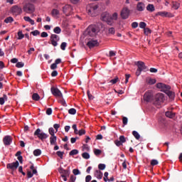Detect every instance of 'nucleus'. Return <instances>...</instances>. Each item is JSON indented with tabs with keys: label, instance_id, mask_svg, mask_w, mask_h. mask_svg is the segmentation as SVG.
Masks as SVG:
<instances>
[{
	"label": "nucleus",
	"instance_id": "1",
	"mask_svg": "<svg viewBox=\"0 0 182 182\" xmlns=\"http://www.w3.org/2000/svg\"><path fill=\"white\" fill-rule=\"evenodd\" d=\"M86 9L90 16H97L99 15V4H90L87 6Z\"/></svg>",
	"mask_w": 182,
	"mask_h": 182
},
{
	"label": "nucleus",
	"instance_id": "2",
	"mask_svg": "<svg viewBox=\"0 0 182 182\" xmlns=\"http://www.w3.org/2000/svg\"><path fill=\"white\" fill-rule=\"evenodd\" d=\"M99 32H100V28H99V26L96 25H90L86 29L85 35L93 37V36H96V35H97Z\"/></svg>",
	"mask_w": 182,
	"mask_h": 182
},
{
	"label": "nucleus",
	"instance_id": "3",
	"mask_svg": "<svg viewBox=\"0 0 182 182\" xmlns=\"http://www.w3.org/2000/svg\"><path fill=\"white\" fill-rule=\"evenodd\" d=\"M136 65L138 67L136 72V76H140V75H141V72H146V70H147V66H146L143 61H138Z\"/></svg>",
	"mask_w": 182,
	"mask_h": 182
},
{
	"label": "nucleus",
	"instance_id": "4",
	"mask_svg": "<svg viewBox=\"0 0 182 182\" xmlns=\"http://www.w3.org/2000/svg\"><path fill=\"white\" fill-rule=\"evenodd\" d=\"M164 102V95L163 93H158L154 98V105L155 106H160Z\"/></svg>",
	"mask_w": 182,
	"mask_h": 182
},
{
	"label": "nucleus",
	"instance_id": "5",
	"mask_svg": "<svg viewBox=\"0 0 182 182\" xmlns=\"http://www.w3.org/2000/svg\"><path fill=\"white\" fill-rule=\"evenodd\" d=\"M34 136H36L40 140L43 141V140H46L49 137V135L48 134L42 132L41 129L38 128L35 132H34Z\"/></svg>",
	"mask_w": 182,
	"mask_h": 182
},
{
	"label": "nucleus",
	"instance_id": "6",
	"mask_svg": "<svg viewBox=\"0 0 182 182\" xmlns=\"http://www.w3.org/2000/svg\"><path fill=\"white\" fill-rule=\"evenodd\" d=\"M101 20L103 22H107L108 25H113V21H110V13L105 11L101 14Z\"/></svg>",
	"mask_w": 182,
	"mask_h": 182
},
{
	"label": "nucleus",
	"instance_id": "7",
	"mask_svg": "<svg viewBox=\"0 0 182 182\" xmlns=\"http://www.w3.org/2000/svg\"><path fill=\"white\" fill-rule=\"evenodd\" d=\"M23 10L26 14H33L35 12V6L31 3L26 4L23 7Z\"/></svg>",
	"mask_w": 182,
	"mask_h": 182
},
{
	"label": "nucleus",
	"instance_id": "8",
	"mask_svg": "<svg viewBox=\"0 0 182 182\" xmlns=\"http://www.w3.org/2000/svg\"><path fill=\"white\" fill-rule=\"evenodd\" d=\"M63 12L66 16H70L73 14V9L72 6L67 4L63 7Z\"/></svg>",
	"mask_w": 182,
	"mask_h": 182
},
{
	"label": "nucleus",
	"instance_id": "9",
	"mask_svg": "<svg viewBox=\"0 0 182 182\" xmlns=\"http://www.w3.org/2000/svg\"><path fill=\"white\" fill-rule=\"evenodd\" d=\"M156 87L158 89H160L161 92H164V93H166V92H167L168 90H170V89H171V87H170V85H167L161 83V82L156 84Z\"/></svg>",
	"mask_w": 182,
	"mask_h": 182
},
{
	"label": "nucleus",
	"instance_id": "10",
	"mask_svg": "<svg viewBox=\"0 0 182 182\" xmlns=\"http://www.w3.org/2000/svg\"><path fill=\"white\" fill-rule=\"evenodd\" d=\"M50 41L53 46H56L58 45V42L60 41V38H59V36L56 34H52L50 37Z\"/></svg>",
	"mask_w": 182,
	"mask_h": 182
},
{
	"label": "nucleus",
	"instance_id": "11",
	"mask_svg": "<svg viewBox=\"0 0 182 182\" xmlns=\"http://www.w3.org/2000/svg\"><path fill=\"white\" fill-rule=\"evenodd\" d=\"M50 90L52 95H53V96H55V97H63L62 92H60V90L58 89V87H52Z\"/></svg>",
	"mask_w": 182,
	"mask_h": 182
},
{
	"label": "nucleus",
	"instance_id": "12",
	"mask_svg": "<svg viewBox=\"0 0 182 182\" xmlns=\"http://www.w3.org/2000/svg\"><path fill=\"white\" fill-rule=\"evenodd\" d=\"M130 15V10L127 7L122 9L121 11V17L122 19H127Z\"/></svg>",
	"mask_w": 182,
	"mask_h": 182
},
{
	"label": "nucleus",
	"instance_id": "13",
	"mask_svg": "<svg viewBox=\"0 0 182 182\" xmlns=\"http://www.w3.org/2000/svg\"><path fill=\"white\" fill-rule=\"evenodd\" d=\"M87 46L92 49V48H95V46H99V42L97 40L91 39L89 42L87 43Z\"/></svg>",
	"mask_w": 182,
	"mask_h": 182
},
{
	"label": "nucleus",
	"instance_id": "14",
	"mask_svg": "<svg viewBox=\"0 0 182 182\" xmlns=\"http://www.w3.org/2000/svg\"><path fill=\"white\" fill-rule=\"evenodd\" d=\"M11 12L16 15H21V14H22V8L18 6H14L11 8Z\"/></svg>",
	"mask_w": 182,
	"mask_h": 182
},
{
	"label": "nucleus",
	"instance_id": "15",
	"mask_svg": "<svg viewBox=\"0 0 182 182\" xmlns=\"http://www.w3.org/2000/svg\"><path fill=\"white\" fill-rule=\"evenodd\" d=\"M144 100L145 102H151L153 100V93L151 92H146L144 95Z\"/></svg>",
	"mask_w": 182,
	"mask_h": 182
},
{
	"label": "nucleus",
	"instance_id": "16",
	"mask_svg": "<svg viewBox=\"0 0 182 182\" xmlns=\"http://www.w3.org/2000/svg\"><path fill=\"white\" fill-rule=\"evenodd\" d=\"M18 167H19V162L18 161L7 164V168H11V170H16Z\"/></svg>",
	"mask_w": 182,
	"mask_h": 182
},
{
	"label": "nucleus",
	"instance_id": "17",
	"mask_svg": "<svg viewBox=\"0 0 182 182\" xmlns=\"http://www.w3.org/2000/svg\"><path fill=\"white\" fill-rule=\"evenodd\" d=\"M158 15H159V16H165L166 18H173V14L167 11H159L158 12Z\"/></svg>",
	"mask_w": 182,
	"mask_h": 182
},
{
	"label": "nucleus",
	"instance_id": "18",
	"mask_svg": "<svg viewBox=\"0 0 182 182\" xmlns=\"http://www.w3.org/2000/svg\"><path fill=\"white\" fill-rule=\"evenodd\" d=\"M3 141L5 146H9L11 143H12V137L11 136H6L4 138Z\"/></svg>",
	"mask_w": 182,
	"mask_h": 182
},
{
	"label": "nucleus",
	"instance_id": "19",
	"mask_svg": "<svg viewBox=\"0 0 182 182\" xmlns=\"http://www.w3.org/2000/svg\"><path fill=\"white\" fill-rule=\"evenodd\" d=\"M145 8H146V6L144 5V3H143V2H139L136 4V10H138L139 12H143V11H144Z\"/></svg>",
	"mask_w": 182,
	"mask_h": 182
},
{
	"label": "nucleus",
	"instance_id": "20",
	"mask_svg": "<svg viewBox=\"0 0 182 182\" xmlns=\"http://www.w3.org/2000/svg\"><path fill=\"white\" fill-rule=\"evenodd\" d=\"M94 176L98 180H102V178H103V173H102V171H100V170H96L94 172Z\"/></svg>",
	"mask_w": 182,
	"mask_h": 182
},
{
	"label": "nucleus",
	"instance_id": "21",
	"mask_svg": "<svg viewBox=\"0 0 182 182\" xmlns=\"http://www.w3.org/2000/svg\"><path fill=\"white\" fill-rule=\"evenodd\" d=\"M58 140V137L55 135H51L50 137V143L51 146H56V141Z\"/></svg>",
	"mask_w": 182,
	"mask_h": 182
},
{
	"label": "nucleus",
	"instance_id": "22",
	"mask_svg": "<svg viewBox=\"0 0 182 182\" xmlns=\"http://www.w3.org/2000/svg\"><path fill=\"white\" fill-rule=\"evenodd\" d=\"M58 171L61 174V177L69 176L70 173H69V171H68V170H65V169L61 168L59 169Z\"/></svg>",
	"mask_w": 182,
	"mask_h": 182
},
{
	"label": "nucleus",
	"instance_id": "23",
	"mask_svg": "<svg viewBox=\"0 0 182 182\" xmlns=\"http://www.w3.org/2000/svg\"><path fill=\"white\" fill-rule=\"evenodd\" d=\"M119 18V14L117 12H114L112 14V15H109V19L111 22H113V21H117V18Z\"/></svg>",
	"mask_w": 182,
	"mask_h": 182
},
{
	"label": "nucleus",
	"instance_id": "24",
	"mask_svg": "<svg viewBox=\"0 0 182 182\" xmlns=\"http://www.w3.org/2000/svg\"><path fill=\"white\" fill-rule=\"evenodd\" d=\"M59 10L53 9L51 11V15L53 18H59Z\"/></svg>",
	"mask_w": 182,
	"mask_h": 182
},
{
	"label": "nucleus",
	"instance_id": "25",
	"mask_svg": "<svg viewBox=\"0 0 182 182\" xmlns=\"http://www.w3.org/2000/svg\"><path fill=\"white\" fill-rule=\"evenodd\" d=\"M168 96V97L171 99V100H174V97H176V95L174 94V92L168 90L165 92Z\"/></svg>",
	"mask_w": 182,
	"mask_h": 182
},
{
	"label": "nucleus",
	"instance_id": "26",
	"mask_svg": "<svg viewBox=\"0 0 182 182\" xmlns=\"http://www.w3.org/2000/svg\"><path fill=\"white\" fill-rule=\"evenodd\" d=\"M23 19H24V21H26V22H29V23H31V25H35V21H33L32 18H31V17L24 16Z\"/></svg>",
	"mask_w": 182,
	"mask_h": 182
},
{
	"label": "nucleus",
	"instance_id": "27",
	"mask_svg": "<svg viewBox=\"0 0 182 182\" xmlns=\"http://www.w3.org/2000/svg\"><path fill=\"white\" fill-rule=\"evenodd\" d=\"M8 100V96L6 95H4L3 97H0V105H4L5 102Z\"/></svg>",
	"mask_w": 182,
	"mask_h": 182
},
{
	"label": "nucleus",
	"instance_id": "28",
	"mask_svg": "<svg viewBox=\"0 0 182 182\" xmlns=\"http://www.w3.org/2000/svg\"><path fill=\"white\" fill-rule=\"evenodd\" d=\"M146 11H149V12H154L155 9H154V5L153 4H148L146 6Z\"/></svg>",
	"mask_w": 182,
	"mask_h": 182
},
{
	"label": "nucleus",
	"instance_id": "29",
	"mask_svg": "<svg viewBox=\"0 0 182 182\" xmlns=\"http://www.w3.org/2000/svg\"><path fill=\"white\" fill-rule=\"evenodd\" d=\"M165 114L166 117H169V119H173V117H176V113H173L172 112H166Z\"/></svg>",
	"mask_w": 182,
	"mask_h": 182
},
{
	"label": "nucleus",
	"instance_id": "30",
	"mask_svg": "<svg viewBox=\"0 0 182 182\" xmlns=\"http://www.w3.org/2000/svg\"><path fill=\"white\" fill-rule=\"evenodd\" d=\"M33 100H35L36 102H38L41 99V96L38 93H33L32 95Z\"/></svg>",
	"mask_w": 182,
	"mask_h": 182
},
{
	"label": "nucleus",
	"instance_id": "31",
	"mask_svg": "<svg viewBox=\"0 0 182 182\" xmlns=\"http://www.w3.org/2000/svg\"><path fill=\"white\" fill-rule=\"evenodd\" d=\"M172 8L173 9H178V8H180V3H178L177 1H173L172 2Z\"/></svg>",
	"mask_w": 182,
	"mask_h": 182
},
{
	"label": "nucleus",
	"instance_id": "32",
	"mask_svg": "<svg viewBox=\"0 0 182 182\" xmlns=\"http://www.w3.org/2000/svg\"><path fill=\"white\" fill-rule=\"evenodd\" d=\"M132 134L136 140L140 139V134H139V132H137L136 131H133Z\"/></svg>",
	"mask_w": 182,
	"mask_h": 182
},
{
	"label": "nucleus",
	"instance_id": "33",
	"mask_svg": "<svg viewBox=\"0 0 182 182\" xmlns=\"http://www.w3.org/2000/svg\"><path fill=\"white\" fill-rule=\"evenodd\" d=\"M53 32H54V33H57V35H59V33H60V32H62V29L60 28V27L57 26V27L54 28Z\"/></svg>",
	"mask_w": 182,
	"mask_h": 182
},
{
	"label": "nucleus",
	"instance_id": "34",
	"mask_svg": "<svg viewBox=\"0 0 182 182\" xmlns=\"http://www.w3.org/2000/svg\"><path fill=\"white\" fill-rule=\"evenodd\" d=\"M147 83H149V85H155L156 83V79H153V78H148L146 80Z\"/></svg>",
	"mask_w": 182,
	"mask_h": 182
},
{
	"label": "nucleus",
	"instance_id": "35",
	"mask_svg": "<svg viewBox=\"0 0 182 182\" xmlns=\"http://www.w3.org/2000/svg\"><path fill=\"white\" fill-rule=\"evenodd\" d=\"M5 23H11V22H14V18H12L11 16L7 17L5 20H4Z\"/></svg>",
	"mask_w": 182,
	"mask_h": 182
},
{
	"label": "nucleus",
	"instance_id": "36",
	"mask_svg": "<svg viewBox=\"0 0 182 182\" xmlns=\"http://www.w3.org/2000/svg\"><path fill=\"white\" fill-rule=\"evenodd\" d=\"M82 157L85 159V160H89V159H90V155L87 152H84L82 154Z\"/></svg>",
	"mask_w": 182,
	"mask_h": 182
},
{
	"label": "nucleus",
	"instance_id": "37",
	"mask_svg": "<svg viewBox=\"0 0 182 182\" xmlns=\"http://www.w3.org/2000/svg\"><path fill=\"white\" fill-rule=\"evenodd\" d=\"M33 154L38 157V156H41V154H42V151H41V149H36L33 151Z\"/></svg>",
	"mask_w": 182,
	"mask_h": 182
},
{
	"label": "nucleus",
	"instance_id": "38",
	"mask_svg": "<svg viewBox=\"0 0 182 182\" xmlns=\"http://www.w3.org/2000/svg\"><path fill=\"white\" fill-rule=\"evenodd\" d=\"M69 154L70 156H76V154H79V151L77 149H73Z\"/></svg>",
	"mask_w": 182,
	"mask_h": 182
},
{
	"label": "nucleus",
	"instance_id": "39",
	"mask_svg": "<svg viewBox=\"0 0 182 182\" xmlns=\"http://www.w3.org/2000/svg\"><path fill=\"white\" fill-rule=\"evenodd\" d=\"M118 80H119V77L116 76L114 79L109 81V83H112V85H116Z\"/></svg>",
	"mask_w": 182,
	"mask_h": 182
},
{
	"label": "nucleus",
	"instance_id": "40",
	"mask_svg": "<svg viewBox=\"0 0 182 182\" xmlns=\"http://www.w3.org/2000/svg\"><path fill=\"white\" fill-rule=\"evenodd\" d=\"M48 133L50 136H55V129H53V127H50L48 129Z\"/></svg>",
	"mask_w": 182,
	"mask_h": 182
},
{
	"label": "nucleus",
	"instance_id": "41",
	"mask_svg": "<svg viewBox=\"0 0 182 182\" xmlns=\"http://www.w3.org/2000/svg\"><path fill=\"white\" fill-rule=\"evenodd\" d=\"M144 33L146 36L150 35V33H151V30H150V28H145L144 29Z\"/></svg>",
	"mask_w": 182,
	"mask_h": 182
},
{
	"label": "nucleus",
	"instance_id": "42",
	"mask_svg": "<svg viewBox=\"0 0 182 182\" xmlns=\"http://www.w3.org/2000/svg\"><path fill=\"white\" fill-rule=\"evenodd\" d=\"M18 39L21 40V39H23V38H25V35H23V33H22V31H20L18 32Z\"/></svg>",
	"mask_w": 182,
	"mask_h": 182
},
{
	"label": "nucleus",
	"instance_id": "43",
	"mask_svg": "<svg viewBox=\"0 0 182 182\" xmlns=\"http://www.w3.org/2000/svg\"><path fill=\"white\" fill-rule=\"evenodd\" d=\"M56 154H57V156H58V157H60L61 159H63V154H65V152L60 151H58L56 152Z\"/></svg>",
	"mask_w": 182,
	"mask_h": 182
},
{
	"label": "nucleus",
	"instance_id": "44",
	"mask_svg": "<svg viewBox=\"0 0 182 182\" xmlns=\"http://www.w3.org/2000/svg\"><path fill=\"white\" fill-rule=\"evenodd\" d=\"M66 46H68V43H66V42H63L60 45V49H62V50H65Z\"/></svg>",
	"mask_w": 182,
	"mask_h": 182
},
{
	"label": "nucleus",
	"instance_id": "45",
	"mask_svg": "<svg viewBox=\"0 0 182 182\" xmlns=\"http://www.w3.org/2000/svg\"><path fill=\"white\" fill-rule=\"evenodd\" d=\"M30 168H31V170H32L33 174H38V171L36 170V168H35V166L31 165L30 166Z\"/></svg>",
	"mask_w": 182,
	"mask_h": 182
},
{
	"label": "nucleus",
	"instance_id": "46",
	"mask_svg": "<svg viewBox=\"0 0 182 182\" xmlns=\"http://www.w3.org/2000/svg\"><path fill=\"white\" fill-rule=\"evenodd\" d=\"M16 66L18 68H23V66H25V63H23V62H18L16 64Z\"/></svg>",
	"mask_w": 182,
	"mask_h": 182
},
{
	"label": "nucleus",
	"instance_id": "47",
	"mask_svg": "<svg viewBox=\"0 0 182 182\" xmlns=\"http://www.w3.org/2000/svg\"><path fill=\"white\" fill-rule=\"evenodd\" d=\"M108 32L111 35H114V33H116V30H114V28L112 27L109 28Z\"/></svg>",
	"mask_w": 182,
	"mask_h": 182
},
{
	"label": "nucleus",
	"instance_id": "48",
	"mask_svg": "<svg viewBox=\"0 0 182 182\" xmlns=\"http://www.w3.org/2000/svg\"><path fill=\"white\" fill-rule=\"evenodd\" d=\"M69 114H76V109L71 108L68 110Z\"/></svg>",
	"mask_w": 182,
	"mask_h": 182
},
{
	"label": "nucleus",
	"instance_id": "49",
	"mask_svg": "<svg viewBox=\"0 0 182 182\" xmlns=\"http://www.w3.org/2000/svg\"><path fill=\"white\" fill-rule=\"evenodd\" d=\"M73 173L74 174L75 176H79V174H80V171H79V169H76V168L73 169Z\"/></svg>",
	"mask_w": 182,
	"mask_h": 182
},
{
	"label": "nucleus",
	"instance_id": "50",
	"mask_svg": "<svg viewBox=\"0 0 182 182\" xmlns=\"http://www.w3.org/2000/svg\"><path fill=\"white\" fill-rule=\"evenodd\" d=\"M94 154H95V156H100V154H102V150L95 149L94 150Z\"/></svg>",
	"mask_w": 182,
	"mask_h": 182
},
{
	"label": "nucleus",
	"instance_id": "51",
	"mask_svg": "<svg viewBox=\"0 0 182 182\" xmlns=\"http://www.w3.org/2000/svg\"><path fill=\"white\" fill-rule=\"evenodd\" d=\"M107 177H109V173L105 172V173H104V181L105 182H107V181H109V178Z\"/></svg>",
	"mask_w": 182,
	"mask_h": 182
},
{
	"label": "nucleus",
	"instance_id": "52",
	"mask_svg": "<svg viewBox=\"0 0 182 182\" xmlns=\"http://www.w3.org/2000/svg\"><path fill=\"white\" fill-rule=\"evenodd\" d=\"M98 168L99 170H105V168H106V165L104 164H100L98 165Z\"/></svg>",
	"mask_w": 182,
	"mask_h": 182
},
{
	"label": "nucleus",
	"instance_id": "53",
	"mask_svg": "<svg viewBox=\"0 0 182 182\" xmlns=\"http://www.w3.org/2000/svg\"><path fill=\"white\" fill-rule=\"evenodd\" d=\"M157 164H159V161L156 159H152L151 161V166H157Z\"/></svg>",
	"mask_w": 182,
	"mask_h": 182
},
{
	"label": "nucleus",
	"instance_id": "54",
	"mask_svg": "<svg viewBox=\"0 0 182 182\" xmlns=\"http://www.w3.org/2000/svg\"><path fill=\"white\" fill-rule=\"evenodd\" d=\"M146 26H147V24H146L145 22H140L139 23V28H141V29H144Z\"/></svg>",
	"mask_w": 182,
	"mask_h": 182
},
{
	"label": "nucleus",
	"instance_id": "55",
	"mask_svg": "<svg viewBox=\"0 0 182 182\" xmlns=\"http://www.w3.org/2000/svg\"><path fill=\"white\" fill-rule=\"evenodd\" d=\"M59 127H60V124H55L53 125V128L55 130V133H58V130H59Z\"/></svg>",
	"mask_w": 182,
	"mask_h": 182
},
{
	"label": "nucleus",
	"instance_id": "56",
	"mask_svg": "<svg viewBox=\"0 0 182 182\" xmlns=\"http://www.w3.org/2000/svg\"><path fill=\"white\" fill-rule=\"evenodd\" d=\"M119 141H121V143H126V138L124 137V136L122 135L119 136Z\"/></svg>",
	"mask_w": 182,
	"mask_h": 182
},
{
	"label": "nucleus",
	"instance_id": "57",
	"mask_svg": "<svg viewBox=\"0 0 182 182\" xmlns=\"http://www.w3.org/2000/svg\"><path fill=\"white\" fill-rule=\"evenodd\" d=\"M83 134H86V131L85 129H80L78 131V135L83 136Z\"/></svg>",
	"mask_w": 182,
	"mask_h": 182
},
{
	"label": "nucleus",
	"instance_id": "58",
	"mask_svg": "<svg viewBox=\"0 0 182 182\" xmlns=\"http://www.w3.org/2000/svg\"><path fill=\"white\" fill-rule=\"evenodd\" d=\"M75 181H76V176H75V175H71L69 182H75Z\"/></svg>",
	"mask_w": 182,
	"mask_h": 182
},
{
	"label": "nucleus",
	"instance_id": "59",
	"mask_svg": "<svg viewBox=\"0 0 182 182\" xmlns=\"http://www.w3.org/2000/svg\"><path fill=\"white\" fill-rule=\"evenodd\" d=\"M127 122H128L127 117H124L122 119L123 125L126 126V124H127Z\"/></svg>",
	"mask_w": 182,
	"mask_h": 182
},
{
	"label": "nucleus",
	"instance_id": "60",
	"mask_svg": "<svg viewBox=\"0 0 182 182\" xmlns=\"http://www.w3.org/2000/svg\"><path fill=\"white\" fill-rule=\"evenodd\" d=\"M31 33L33 36H38V35H39L40 32L38 30H35L34 31H32Z\"/></svg>",
	"mask_w": 182,
	"mask_h": 182
},
{
	"label": "nucleus",
	"instance_id": "61",
	"mask_svg": "<svg viewBox=\"0 0 182 182\" xmlns=\"http://www.w3.org/2000/svg\"><path fill=\"white\" fill-rule=\"evenodd\" d=\"M27 177L28 178H32L33 177V174L31 172V171H28L27 172Z\"/></svg>",
	"mask_w": 182,
	"mask_h": 182
},
{
	"label": "nucleus",
	"instance_id": "62",
	"mask_svg": "<svg viewBox=\"0 0 182 182\" xmlns=\"http://www.w3.org/2000/svg\"><path fill=\"white\" fill-rule=\"evenodd\" d=\"M91 180H92V176L88 175L85 177V182H90Z\"/></svg>",
	"mask_w": 182,
	"mask_h": 182
},
{
	"label": "nucleus",
	"instance_id": "63",
	"mask_svg": "<svg viewBox=\"0 0 182 182\" xmlns=\"http://www.w3.org/2000/svg\"><path fill=\"white\" fill-rule=\"evenodd\" d=\"M137 26H139V23L137 22H133L132 23V27L134 28V29H136V28H137Z\"/></svg>",
	"mask_w": 182,
	"mask_h": 182
},
{
	"label": "nucleus",
	"instance_id": "64",
	"mask_svg": "<svg viewBox=\"0 0 182 182\" xmlns=\"http://www.w3.org/2000/svg\"><path fill=\"white\" fill-rule=\"evenodd\" d=\"M46 114H48V116H50V114H52V108H48L47 109Z\"/></svg>",
	"mask_w": 182,
	"mask_h": 182
}]
</instances>
